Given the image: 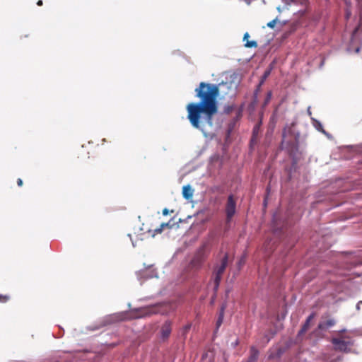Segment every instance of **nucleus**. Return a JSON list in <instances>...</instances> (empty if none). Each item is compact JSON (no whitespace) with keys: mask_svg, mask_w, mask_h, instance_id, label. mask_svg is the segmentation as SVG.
<instances>
[{"mask_svg":"<svg viewBox=\"0 0 362 362\" xmlns=\"http://www.w3.org/2000/svg\"><path fill=\"white\" fill-rule=\"evenodd\" d=\"M359 303H358V305H357V309H359V308H360Z\"/></svg>","mask_w":362,"mask_h":362,"instance_id":"obj_21","label":"nucleus"},{"mask_svg":"<svg viewBox=\"0 0 362 362\" xmlns=\"http://www.w3.org/2000/svg\"><path fill=\"white\" fill-rule=\"evenodd\" d=\"M228 264V257L225 255L221 259V263L217 265L214 270V287L216 289L219 285V282L221 279V276L225 271V269Z\"/></svg>","mask_w":362,"mask_h":362,"instance_id":"obj_2","label":"nucleus"},{"mask_svg":"<svg viewBox=\"0 0 362 362\" xmlns=\"http://www.w3.org/2000/svg\"><path fill=\"white\" fill-rule=\"evenodd\" d=\"M194 189L190 185H185L182 187V195L184 198L189 200L193 197Z\"/></svg>","mask_w":362,"mask_h":362,"instance_id":"obj_5","label":"nucleus"},{"mask_svg":"<svg viewBox=\"0 0 362 362\" xmlns=\"http://www.w3.org/2000/svg\"><path fill=\"white\" fill-rule=\"evenodd\" d=\"M319 127H317V129H318L319 130H320V128H321V124H319Z\"/></svg>","mask_w":362,"mask_h":362,"instance_id":"obj_20","label":"nucleus"},{"mask_svg":"<svg viewBox=\"0 0 362 362\" xmlns=\"http://www.w3.org/2000/svg\"><path fill=\"white\" fill-rule=\"evenodd\" d=\"M223 310H224V308L223 307L221 308L220 316H219V317L218 319V321H217V326L218 327H219L221 325V324L222 323L223 317Z\"/></svg>","mask_w":362,"mask_h":362,"instance_id":"obj_10","label":"nucleus"},{"mask_svg":"<svg viewBox=\"0 0 362 362\" xmlns=\"http://www.w3.org/2000/svg\"><path fill=\"white\" fill-rule=\"evenodd\" d=\"M17 182H18V186H22V185H23V181H22V180H21V179H18Z\"/></svg>","mask_w":362,"mask_h":362,"instance_id":"obj_15","label":"nucleus"},{"mask_svg":"<svg viewBox=\"0 0 362 362\" xmlns=\"http://www.w3.org/2000/svg\"><path fill=\"white\" fill-rule=\"evenodd\" d=\"M163 215H168V210L167 209H164L163 211Z\"/></svg>","mask_w":362,"mask_h":362,"instance_id":"obj_16","label":"nucleus"},{"mask_svg":"<svg viewBox=\"0 0 362 362\" xmlns=\"http://www.w3.org/2000/svg\"><path fill=\"white\" fill-rule=\"evenodd\" d=\"M313 317V315H310V316H309V317H308V320H307L306 323L305 324V325H304V327H303V328L302 332H305V331L307 329L308 326V324H309V322L311 320V319H312Z\"/></svg>","mask_w":362,"mask_h":362,"instance_id":"obj_12","label":"nucleus"},{"mask_svg":"<svg viewBox=\"0 0 362 362\" xmlns=\"http://www.w3.org/2000/svg\"><path fill=\"white\" fill-rule=\"evenodd\" d=\"M333 344H334L337 349L340 351H346L351 342L349 341H345L342 339H334Z\"/></svg>","mask_w":362,"mask_h":362,"instance_id":"obj_4","label":"nucleus"},{"mask_svg":"<svg viewBox=\"0 0 362 362\" xmlns=\"http://www.w3.org/2000/svg\"><path fill=\"white\" fill-rule=\"evenodd\" d=\"M195 91L201 101L187 105V118L194 128L203 131L206 124L212 126V117L218 110L216 98L219 90L216 85L202 82Z\"/></svg>","mask_w":362,"mask_h":362,"instance_id":"obj_1","label":"nucleus"},{"mask_svg":"<svg viewBox=\"0 0 362 362\" xmlns=\"http://www.w3.org/2000/svg\"><path fill=\"white\" fill-rule=\"evenodd\" d=\"M153 276H154V275H153V274H151V275H150V276H149V277H150V278H151V277H153Z\"/></svg>","mask_w":362,"mask_h":362,"instance_id":"obj_22","label":"nucleus"},{"mask_svg":"<svg viewBox=\"0 0 362 362\" xmlns=\"http://www.w3.org/2000/svg\"><path fill=\"white\" fill-rule=\"evenodd\" d=\"M276 23V19H274V20H273V21H272L269 22V23H267V26H268L269 28H274L275 27Z\"/></svg>","mask_w":362,"mask_h":362,"instance_id":"obj_13","label":"nucleus"},{"mask_svg":"<svg viewBox=\"0 0 362 362\" xmlns=\"http://www.w3.org/2000/svg\"><path fill=\"white\" fill-rule=\"evenodd\" d=\"M227 221L229 222L235 214V202L233 196H229L227 202L226 209Z\"/></svg>","mask_w":362,"mask_h":362,"instance_id":"obj_3","label":"nucleus"},{"mask_svg":"<svg viewBox=\"0 0 362 362\" xmlns=\"http://www.w3.org/2000/svg\"><path fill=\"white\" fill-rule=\"evenodd\" d=\"M344 2L346 4V6H349V5L350 4V1L349 0H344ZM351 12L349 10V7H347L346 8V18L348 19L351 16Z\"/></svg>","mask_w":362,"mask_h":362,"instance_id":"obj_9","label":"nucleus"},{"mask_svg":"<svg viewBox=\"0 0 362 362\" xmlns=\"http://www.w3.org/2000/svg\"><path fill=\"white\" fill-rule=\"evenodd\" d=\"M359 30H362V12L361 13L360 16V23L357 28H356L354 30L353 35H352V40H354V38L356 37V34Z\"/></svg>","mask_w":362,"mask_h":362,"instance_id":"obj_8","label":"nucleus"},{"mask_svg":"<svg viewBox=\"0 0 362 362\" xmlns=\"http://www.w3.org/2000/svg\"><path fill=\"white\" fill-rule=\"evenodd\" d=\"M249 37V34L248 33H245V35H244V37H243V40L244 41H246L245 44V46L246 47H257V44L255 41H249L247 39Z\"/></svg>","mask_w":362,"mask_h":362,"instance_id":"obj_7","label":"nucleus"},{"mask_svg":"<svg viewBox=\"0 0 362 362\" xmlns=\"http://www.w3.org/2000/svg\"><path fill=\"white\" fill-rule=\"evenodd\" d=\"M37 4L38 6H42V0H39V1H37Z\"/></svg>","mask_w":362,"mask_h":362,"instance_id":"obj_17","label":"nucleus"},{"mask_svg":"<svg viewBox=\"0 0 362 362\" xmlns=\"http://www.w3.org/2000/svg\"><path fill=\"white\" fill-rule=\"evenodd\" d=\"M359 50H360V47H357V48L356 49V52H357V53H358V52H359Z\"/></svg>","mask_w":362,"mask_h":362,"instance_id":"obj_19","label":"nucleus"},{"mask_svg":"<svg viewBox=\"0 0 362 362\" xmlns=\"http://www.w3.org/2000/svg\"><path fill=\"white\" fill-rule=\"evenodd\" d=\"M334 325V321L332 320H329V321L327 322V325L328 327H331V326H332Z\"/></svg>","mask_w":362,"mask_h":362,"instance_id":"obj_14","label":"nucleus"},{"mask_svg":"<svg viewBox=\"0 0 362 362\" xmlns=\"http://www.w3.org/2000/svg\"><path fill=\"white\" fill-rule=\"evenodd\" d=\"M168 225H169L168 223H162V224L160 225V228H156V229L155 230V232H156V233H160L162 232L163 229L165 227L168 226Z\"/></svg>","mask_w":362,"mask_h":362,"instance_id":"obj_11","label":"nucleus"},{"mask_svg":"<svg viewBox=\"0 0 362 362\" xmlns=\"http://www.w3.org/2000/svg\"><path fill=\"white\" fill-rule=\"evenodd\" d=\"M171 332L170 325L165 322L161 328V334L163 338L168 337Z\"/></svg>","mask_w":362,"mask_h":362,"instance_id":"obj_6","label":"nucleus"},{"mask_svg":"<svg viewBox=\"0 0 362 362\" xmlns=\"http://www.w3.org/2000/svg\"><path fill=\"white\" fill-rule=\"evenodd\" d=\"M269 74V71H266L264 74V78L267 77V76Z\"/></svg>","mask_w":362,"mask_h":362,"instance_id":"obj_18","label":"nucleus"}]
</instances>
